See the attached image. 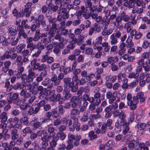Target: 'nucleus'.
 I'll use <instances>...</instances> for the list:
<instances>
[{
    "label": "nucleus",
    "instance_id": "nucleus-30",
    "mask_svg": "<svg viewBox=\"0 0 150 150\" xmlns=\"http://www.w3.org/2000/svg\"><path fill=\"white\" fill-rule=\"evenodd\" d=\"M118 60L119 59L117 56H115L114 57L110 56L107 58V62L109 64H111L112 63V62H117Z\"/></svg>",
    "mask_w": 150,
    "mask_h": 150
},
{
    "label": "nucleus",
    "instance_id": "nucleus-62",
    "mask_svg": "<svg viewBox=\"0 0 150 150\" xmlns=\"http://www.w3.org/2000/svg\"><path fill=\"white\" fill-rule=\"evenodd\" d=\"M111 70L112 71H117L119 69L118 66L115 64L114 62H112L110 65Z\"/></svg>",
    "mask_w": 150,
    "mask_h": 150
},
{
    "label": "nucleus",
    "instance_id": "nucleus-21",
    "mask_svg": "<svg viewBox=\"0 0 150 150\" xmlns=\"http://www.w3.org/2000/svg\"><path fill=\"white\" fill-rule=\"evenodd\" d=\"M18 130L15 129H13L11 130V139L12 140H15L18 137Z\"/></svg>",
    "mask_w": 150,
    "mask_h": 150
},
{
    "label": "nucleus",
    "instance_id": "nucleus-19",
    "mask_svg": "<svg viewBox=\"0 0 150 150\" xmlns=\"http://www.w3.org/2000/svg\"><path fill=\"white\" fill-rule=\"evenodd\" d=\"M45 30H48L47 33L49 35V36L48 39H49V41H50V40H52V38L55 35V31L50 29H49L48 25L47 26V27L46 28Z\"/></svg>",
    "mask_w": 150,
    "mask_h": 150
},
{
    "label": "nucleus",
    "instance_id": "nucleus-5",
    "mask_svg": "<svg viewBox=\"0 0 150 150\" xmlns=\"http://www.w3.org/2000/svg\"><path fill=\"white\" fill-rule=\"evenodd\" d=\"M144 96V94L142 92L138 93L136 96H134L132 97V99L134 100L135 104L137 105L138 103L139 102L138 99L140 100L141 103L144 102L145 101V99Z\"/></svg>",
    "mask_w": 150,
    "mask_h": 150
},
{
    "label": "nucleus",
    "instance_id": "nucleus-50",
    "mask_svg": "<svg viewBox=\"0 0 150 150\" xmlns=\"http://www.w3.org/2000/svg\"><path fill=\"white\" fill-rule=\"evenodd\" d=\"M32 125L33 128L35 129H37L40 127L41 125V123L38 121H33Z\"/></svg>",
    "mask_w": 150,
    "mask_h": 150
},
{
    "label": "nucleus",
    "instance_id": "nucleus-41",
    "mask_svg": "<svg viewBox=\"0 0 150 150\" xmlns=\"http://www.w3.org/2000/svg\"><path fill=\"white\" fill-rule=\"evenodd\" d=\"M57 137L59 139V138L61 140L64 139L66 135L64 132H58L57 134Z\"/></svg>",
    "mask_w": 150,
    "mask_h": 150
},
{
    "label": "nucleus",
    "instance_id": "nucleus-35",
    "mask_svg": "<svg viewBox=\"0 0 150 150\" xmlns=\"http://www.w3.org/2000/svg\"><path fill=\"white\" fill-rule=\"evenodd\" d=\"M47 127L48 129H47V131L48 132L50 133L48 136L51 137H54L55 135V133L54 132V128L53 127L49 126H48Z\"/></svg>",
    "mask_w": 150,
    "mask_h": 150
},
{
    "label": "nucleus",
    "instance_id": "nucleus-13",
    "mask_svg": "<svg viewBox=\"0 0 150 150\" xmlns=\"http://www.w3.org/2000/svg\"><path fill=\"white\" fill-rule=\"evenodd\" d=\"M47 71L46 70L41 72L39 75H38L36 79L37 82H40L43 81L44 78L47 75Z\"/></svg>",
    "mask_w": 150,
    "mask_h": 150
},
{
    "label": "nucleus",
    "instance_id": "nucleus-47",
    "mask_svg": "<svg viewBox=\"0 0 150 150\" xmlns=\"http://www.w3.org/2000/svg\"><path fill=\"white\" fill-rule=\"evenodd\" d=\"M33 149L34 150H38L40 148L39 145L37 141H35L32 143Z\"/></svg>",
    "mask_w": 150,
    "mask_h": 150
},
{
    "label": "nucleus",
    "instance_id": "nucleus-31",
    "mask_svg": "<svg viewBox=\"0 0 150 150\" xmlns=\"http://www.w3.org/2000/svg\"><path fill=\"white\" fill-rule=\"evenodd\" d=\"M38 108L36 107L35 109L33 107H31L28 110V113L30 115H32L34 114H36L39 111Z\"/></svg>",
    "mask_w": 150,
    "mask_h": 150
},
{
    "label": "nucleus",
    "instance_id": "nucleus-39",
    "mask_svg": "<svg viewBox=\"0 0 150 150\" xmlns=\"http://www.w3.org/2000/svg\"><path fill=\"white\" fill-rule=\"evenodd\" d=\"M94 134V132L92 131H91L89 132L88 136L90 138V140H92L97 138V135Z\"/></svg>",
    "mask_w": 150,
    "mask_h": 150
},
{
    "label": "nucleus",
    "instance_id": "nucleus-64",
    "mask_svg": "<svg viewBox=\"0 0 150 150\" xmlns=\"http://www.w3.org/2000/svg\"><path fill=\"white\" fill-rule=\"evenodd\" d=\"M48 21L50 24H52L56 23L57 21V20L55 18H53L51 16L48 18Z\"/></svg>",
    "mask_w": 150,
    "mask_h": 150
},
{
    "label": "nucleus",
    "instance_id": "nucleus-9",
    "mask_svg": "<svg viewBox=\"0 0 150 150\" xmlns=\"http://www.w3.org/2000/svg\"><path fill=\"white\" fill-rule=\"evenodd\" d=\"M130 34L132 38L133 36H134V38L136 40L140 39L143 36V34L140 32H137L134 29L132 30L130 32Z\"/></svg>",
    "mask_w": 150,
    "mask_h": 150
},
{
    "label": "nucleus",
    "instance_id": "nucleus-61",
    "mask_svg": "<svg viewBox=\"0 0 150 150\" xmlns=\"http://www.w3.org/2000/svg\"><path fill=\"white\" fill-rule=\"evenodd\" d=\"M45 101L43 100L40 101L37 104V106L36 107L38 108V110L39 111L40 110V107L44 106L45 104Z\"/></svg>",
    "mask_w": 150,
    "mask_h": 150
},
{
    "label": "nucleus",
    "instance_id": "nucleus-6",
    "mask_svg": "<svg viewBox=\"0 0 150 150\" xmlns=\"http://www.w3.org/2000/svg\"><path fill=\"white\" fill-rule=\"evenodd\" d=\"M132 95L130 93L127 94V103L130 108L132 110H135L137 108V105H135L133 99L132 100Z\"/></svg>",
    "mask_w": 150,
    "mask_h": 150
},
{
    "label": "nucleus",
    "instance_id": "nucleus-52",
    "mask_svg": "<svg viewBox=\"0 0 150 150\" xmlns=\"http://www.w3.org/2000/svg\"><path fill=\"white\" fill-rule=\"evenodd\" d=\"M40 64L39 63L37 62L36 64H35L33 67L30 68L29 70L33 72H34L35 70H38L39 67H40Z\"/></svg>",
    "mask_w": 150,
    "mask_h": 150
},
{
    "label": "nucleus",
    "instance_id": "nucleus-4",
    "mask_svg": "<svg viewBox=\"0 0 150 150\" xmlns=\"http://www.w3.org/2000/svg\"><path fill=\"white\" fill-rule=\"evenodd\" d=\"M113 121L111 119H109L106 122L103 123L101 127V129L102 130L101 133L102 134H105L108 130L107 127H109V129L110 130L112 129V127H111V125Z\"/></svg>",
    "mask_w": 150,
    "mask_h": 150
},
{
    "label": "nucleus",
    "instance_id": "nucleus-32",
    "mask_svg": "<svg viewBox=\"0 0 150 150\" xmlns=\"http://www.w3.org/2000/svg\"><path fill=\"white\" fill-rule=\"evenodd\" d=\"M6 115L5 112H3L0 115V120L2 122L5 123L7 121L8 117Z\"/></svg>",
    "mask_w": 150,
    "mask_h": 150
},
{
    "label": "nucleus",
    "instance_id": "nucleus-38",
    "mask_svg": "<svg viewBox=\"0 0 150 150\" xmlns=\"http://www.w3.org/2000/svg\"><path fill=\"white\" fill-rule=\"evenodd\" d=\"M63 94L64 100H69L72 97V95L68 91L63 92Z\"/></svg>",
    "mask_w": 150,
    "mask_h": 150
},
{
    "label": "nucleus",
    "instance_id": "nucleus-46",
    "mask_svg": "<svg viewBox=\"0 0 150 150\" xmlns=\"http://www.w3.org/2000/svg\"><path fill=\"white\" fill-rule=\"evenodd\" d=\"M55 101H58L59 103L62 104V101L61 100L63 99V98L61 97V95L58 93L57 95H55Z\"/></svg>",
    "mask_w": 150,
    "mask_h": 150
},
{
    "label": "nucleus",
    "instance_id": "nucleus-37",
    "mask_svg": "<svg viewBox=\"0 0 150 150\" xmlns=\"http://www.w3.org/2000/svg\"><path fill=\"white\" fill-rule=\"evenodd\" d=\"M11 53L10 51L6 52L2 56L0 57V60H3L5 59H9L10 57V54Z\"/></svg>",
    "mask_w": 150,
    "mask_h": 150
},
{
    "label": "nucleus",
    "instance_id": "nucleus-11",
    "mask_svg": "<svg viewBox=\"0 0 150 150\" xmlns=\"http://www.w3.org/2000/svg\"><path fill=\"white\" fill-rule=\"evenodd\" d=\"M28 74L27 75V78L26 82L29 83L32 82L34 80V78L35 77V73L34 72H33L31 71L28 70Z\"/></svg>",
    "mask_w": 150,
    "mask_h": 150
},
{
    "label": "nucleus",
    "instance_id": "nucleus-3",
    "mask_svg": "<svg viewBox=\"0 0 150 150\" xmlns=\"http://www.w3.org/2000/svg\"><path fill=\"white\" fill-rule=\"evenodd\" d=\"M122 33L119 30L112 33L110 36V44L111 45H114L118 42L117 39L121 36Z\"/></svg>",
    "mask_w": 150,
    "mask_h": 150
},
{
    "label": "nucleus",
    "instance_id": "nucleus-18",
    "mask_svg": "<svg viewBox=\"0 0 150 150\" xmlns=\"http://www.w3.org/2000/svg\"><path fill=\"white\" fill-rule=\"evenodd\" d=\"M145 127V124L144 123H141L140 124H138L136 126L138 130L137 134L139 135H141L142 134V130Z\"/></svg>",
    "mask_w": 150,
    "mask_h": 150
},
{
    "label": "nucleus",
    "instance_id": "nucleus-15",
    "mask_svg": "<svg viewBox=\"0 0 150 150\" xmlns=\"http://www.w3.org/2000/svg\"><path fill=\"white\" fill-rule=\"evenodd\" d=\"M18 94L17 93L13 94L11 98L13 100V103L16 105H19L21 103V100L19 98Z\"/></svg>",
    "mask_w": 150,
    "mask_h": 150
},
{
    "label": "nucleus",
    "instance_id": "nucleus-23",
    "mask_svg": "<svg viewBox=\"0 0 150 150\" xmlns=\"http://www.w3.org/2000/svg\"><path fill=\"white\" fill-rule=\"evenodd\" d=\"M48 6L49 9L53 12H56L57 11L58 9L59 8V7L57 5H54L51 3L49 4Z\"/></svg>",
    "mask_w": 150,
    "mask_h": 150
},
{
    "label": "nucleus",
    "instance_id": "nucleus-24",
    "mask_svg": "<svg viewBox=\"0 0 150 150\" xmlns=\"http://www.w3.org/2000/svg\"><path fill=\"white\" fill-rule=\"evenodd\" d=\"M83 99L84 101H88L90 102H94V100L93 97H90L89 95L86 93L83 95Z\"/></svg>",
    "mask_w": 150,
    "mask_h": 150
},
{
    "label": "nucleus",
    "instance_id": "nucleus-27",
    "mask_svg": "<svg viewBox=\"0 0 150 150\" xmlns=\"http://www.w3.org/2000/svg\"><path fill=\"white\" fill-rule=\"evenodd\" d=\"M54 40H58L60 42H63L64 41V38L62 37L61 35L58 33L54 35L52 38V41H54Z\"/></svg>",
    "mask_w": 150,
    "mask_h": 150
},
{
    "label": "nucleus",
    "instance_id": "nucleus-33",
    "mask_svg": "<svg viewBox=\"0 0 150 150\" xmlns=\"http://www.w3.org/2000/svg\"><path fill=\"white\" fill-rule=\"evenodd\" d=\"M51 113L52 117L54 119L60 117V115L56 108L52 109L51 110Z\"/></svg>",
    "mask_w": 150,
    "mask_h": 150
},
{
    "label": "nucleus",
    "instance_id": "nucleus-42",
    "mask_svg": "<svg viewBox=\"0 0 150 150\" xmlns=\"http://www.w3.org/2000/svg\"><path fill=\"white\" fill-rule=\"evenodd\" d=\"M10 41L12 45H16L18 41V38L14 37L11 38H10Z\"/></svg>",
    "mask_w": 150,
    "mask_h": 150
},
{
    "label": "nucleus",
    "instance_id": "nucleus-40",
    "mask_svg": "<svg viewBox=\"0 0 150 150\" xmlns=\"http://www.w3.org/2000/svg\"><path fill=\"white\" fill-rule=\"evenodd\" d=\"M104 111L105 112V118L106 119H108L110 118L112 115V114L110 112L111 110L107 107H106L105 108Z\"/></svg>",
    "mask_w": 150,
    "mask_h": 150
},
{
    "label": "nucleus",
    "instance_id": "nucleus-2",
    "mask_svg": "<svg viewBox=\"0 0 150 150\" xmlns=\"http://www.w3.org/2000/svg\"><path fill=\"white\" fill-rule=\"evenodd\" d=\"M18 31V35L19 38H21L22 36L24 38L26 39V42L27 43H29L32 42L33 41L32 37H28L27 34L25 31L22 25L19 26L17 28Z\"/></svg>",
    "mask_w": 150,
    "mask_h": 150
},
{
    "label": "nucleus",
    "instance_id": "nucleus-63",
    "mask_svg": "<svg viewBox=\"0 0 150 150\" xmlns=\"http://www.w3.org/2000/svg\"><path fill=\"white\" fill-rule=\"evenodd\" d=\"M40 25V23L38 22L36 24H33L30 27V29L31 31L33 33L35 30L36 29L37 27L38 26H39Z\"/></svg>",
    "mask_w": 150,
    "mask_h": 150
},
{
    "label": "nucleus",
    "instance_id": "nucleus-12",
    "mask_svg": "<svg viewBox=\"0 0 150 150\" xmlns=\"http://www.w3.org/2000/svg\"><path fill=\"white\" fill-rule=\"evenodd\" d=\"M52 92V91L50 90H48L47 88H44L39 93V97L40 98L41 97L43 98V95H45L47 96H49L51 94Z\"/></svg>",
    "mask_w": 150,
    "mask_h": 150
},
{
    "label": "nucleus",
    "instance_id": "nucleus-36",
    "mask_svg": "<svg viewBox=\"0 0 150 150\" xmlns=\"http://www.w3.org/2000/svg\"><path fill=\"white\" fill-rule=\"evenodd\" d=\"M22 59V56L21 55H19L17 57L16 60V62L17 67H21L23 65V62L21 60Z\"/></svg>",
    "mask_w": 150,
    "mask_h": 150
},
{
    "label": "nucleus",
    "instance_id": "nucleus-10",
    "mask_svg": "<svg viewBox=\"0 0 150 150\" xmlns=\"http://www.w3.org/2000/svg\"><path fill=\"white\" fill-rule=\"evenodd\" d=\"M94 102H90L91 104L88 107V110L91 111H93L95 110L96 108V106H98L101 103V100H96V102L93 103Z\"/></svg>",
    "mask_w": 150,
    "mask_h": 150
},
{
    "label": "nucleus",
    "instance_id": "nucleus-7",
    "mask_svg": "<svg viewBox=\"0 0 150 150\" xmlns=\"http://www.w3.org/2000/svg\"><path fill=\"white\" fill-rule=\"evenodd\" d=\"M100 91V89L99 87H97L94 88L93 92L94 94L93 97L94 100L95 99H100L101 101L105 99V96L102 95L101 96Z\"/></svg>",
    "mask_w": 150,
    "mask_h": 150
},
{
    "label": "nucleus",
    "instance_id": "nucleus-60",
    "mask_svg": "<svg viewBox=\"0 0 150 150\" xmlns=\"http://www.w3.org/2000/svg\"><path fill=\"white\" fill-rule=\"evenodd\" d=\"M112 29H110L108 30H106L105 31L102 32V34L103 35H108L112 34Z\"/></svg>",
    "mask_w": 150,
    "mask_h": 150
},
{
    "label": "nucleus",
    "instance_id": "nucleus-20",
    "mask_svg": "<svg viewBox=\"0 0 150 150\" xmlns=\"http://www.w3.org/2000/svg\"><path fill=\"white\" fill-rule=\"evenodd\" d=\"M51 137L49 136H47L44 138H41V140L42 141L41 144L42 146L47 147L48 145V142L49 141V139Z\"/></svg>",
    "mask_w": 150,
    "mask_h": 150
},
{
    "label": "nucleus",
    "instance_id": "nucleus-43",
    "mask_svg": "<svg viewBox=\"0 0 150 150\" xmlns=\"http://www.w3.org/2000/svg\"><path fill=\"white\" fill-rule=\"evenodd\" d=\"M139 76V74L137 73L132 72L128 76V78L130 79L134 78L137 79Z\"/></svg>",
    "mask_w": 150,
    "mask_h": 150
},
{
    "label": "nucleus",
    "instance_id": "nucleus-45",
    "mask_svg": "<svg viewBox=\"0 0 150 150\" xmlns=\"http://www.w3.org/2000/svg\"><path fill=\"white\" fill-rule=\"evenodd\" d=\"M80 114V111L78 109L76 108H73L71 111V115L74 116L79 115Z\"/></svg>",
    "mask_w": 150,
    "mask_h": 150
},
{
    "label": "nucleus",
    "instance_id": "nucleus-29",
    "mask_svg": "<svg viewBox=\"0 0 150 150\" xmlns=\"http://www.w3.org/2000/svg\"><path fill=\"white\" fill-rule=\"evenodd\" d=\"M53 137L51 141L50 142V146L55 147L57 144V143L59 140V138L57 136L52 137Z\"/></svg>",
    "mask_w": 150,
    "mask_h": 150
},
{
    "label": "nucleus",
    "instance_id": "nucleus-17",
    "mask_svg": "<svg viewBox=\"0 0 150 150\" xmlns=\"http://www.w3.org/2000/svg\"><path fill=\"white\" fill-rule=\"evenodd\" d=\"M123 6L128 8H133L134 6L133 0H128L123 4Z\"/></svg>",
    "mask_w": 150,
    "mask_h": 150
},
{
    "label": "nucleus",
    "instance_id": "nucleus-1",
    "mask_svg": "<svg viewBox=\"0 0 150 150\" xmlns=\"http://www.w3.org/2000/svg\"><path fill=\"white\" fill-rule=\"evenodd\" d=\"M58 73L57 71L56 72L52 71V76L51 78V81L53 82L54 86H57L59 85L61 82V80L64 79V74L62 72L59 73L58 76L57 74Z\"/></svg>",
    "mask_w": 150,
    "mask_h": 150
},
{
    "label": "nucleus",
    "instance_id": "nucleus-59",
    "mask_svg": "<svg viewBox=\"0 0 150 150\" xmlns=\"http://www.w3.org/2000/svg\"><path fill=\"white\" fill-rule=\"evenodd\" d=\"M150 43L147 40H144L142 43V47L146 49L150 45Z\"/></svg>",
    "mask_w": 150,
    "mask_h": 150
},
{
    "label": "nucleus",
    "instance_id": "nucleus-57",
    "mask_svg": "<svg viewBox=\"0 0 150 150\" xmlns=\"http://www.w3.org/2000/svg\"><path fill=\"white\" fill-rule=\"evenodd\" d=\"M96 21L98 24H102L104 23V20L101 16H98L95 19Z\"/></svg>",
    "mask_w": 150,
    "mask_h": 150
},
{
    "label": "nucleus",
    "instance_id": "nucleus-14",
    "mask_svg": "<svg viewBox=\"0 0 150 150\" xmlns=\"http://www.w3.org/2000/svg\"><path fill=\"white\" fill-rule=\"evenodd\" d=\"M26 83L25 81L24 82H18L12 86V88L15 90H18L19 88L21 89L24 87L26 86Z\"/></svg>",
    "mask_w": 150,
    "mask_h": 150
},
{
    "label": "nucleus",
    "instance_id": "nucleus-8",
    "mask_svg": "<svg viewBox=\"0 0 150 150\" xmlns=\"http://www.w3.org/2000/svg\"><path fill=\"white\" fill-rule=\"evenodd\" d=\"M115 93H117V92L114 91L112 93L111 91H109L106 93V98L108 100L109 103L110 104L113 103L116 99L115 96H114V95L115 94Z\"/></svg>",
    "mask_w": 150,
    "mask_h": 150
},
{
    "label": "nucleus",
    "instance_id": "nucleus-51",
    "mask_svg": "<svg viewBox=\"0 0 150 150\" xmlns=\"http://www.w3.org/2000/svg\"><path fill=\"white\" fill-rule=\"evenodd\" d=\"M36 47L38 50H40L41 51L44 49L45 48V45H43L41 42H39L36 45Z\"/></svg>",
    "mask_w": 150,
    "mask_h": 150
},
{
    "label": "nucleus",
    "instance_id": "nucleus-54",
    "mask_svg": "<svg viewBox=\"0 0 150 150\" xmlns=\"http://www.w3.org/2000/svg\"><path fill=\"white\" fill-rule=\"evenodd\" d=\"M118 107L117 104L116 103H113L112 105H110L107 107L111 110L112 109L115 110L117 109Z\"/></svg>",
    "mask_w": 150,
    "mask_h": 150
},
{
    "label": "nucleus",
    "instance_id": "nucleus-49",
    "mask_svg": "<svg viewBox=\"0 0 150 150\" xmlns=\"http://www.w3.org/2000/svg\"><path fill=\"white\" fill-rule=\"evenodd\" d=\"M62 12L63 14L67 12V9L66 8H63L62 5H61L59 7V9L57 11L58 14L60 15L61 12Z\"/></svg>",
    "mask_w": 150,
    "mask_h": 150
},
{
    "label": "nucleus",
    "instance_id": "nucleus-58",
    "mask_svg": "<svg viewBox=\"0 0 150 150\" xmlns=\"http://www.w3.org/2000/svg\"><path fill=\"white\" fill-rule=\"evenodd\" d=\"M133 141L129 142L128 143V147L130 150H136L134 148L135 145L134 143L133 142Z\"/></svg>",
    "mask_w": 150,
    "mask_h": 150
},
{
    "label": "nucleus",
    "instance_id": "nucleus-26",
    "mask_svg": "<svg viewBox=\"0 0 150 150\" xmlns=\"http://www.w3.org/2000/svg\"><path fill=\"white\" fill-rule=\"evenodd\" d=\"M19 120L22 124L25 126H27L29 123L28 118L25 115L19 119Z\"/></svg>",
    "mask_w": 150,
    "mask_h": 150
},
{
    "label": "nucleus",
    "instance_id": "nucleus-56",
    "mask_svg": "<svg viewBox=\"0 0 150 150\" xmlns=\"http://www.w3.org/2000/svg\"><path fill=\"white\" fill-rule=\"evenodd\" d=\"M63 106L62 105H59L58 107V113L59 115H63L64 113V110Z\"/></svg>",
    "mask_w": 150,
    "mask_h": 150
},
{
    "label": "nucleus",
    "instance_id": "nucleus-22",
    "mask_svg": "<svg viewBox=\"0 0 150 150\" xmlns=\"http://www.w3.org/2000/svg\"><path fill=\"white\" fill-rule=\"evenodd\" d=\"M119 16L122 20L125 22H127L129 20V16L124 11H122Z\"/></svg>",
    "mask_w": 150,
    "mask_h": 150
},
{
    "label": "nucleus",
    "instance_id": "nucleus-55",
    "mask_svg": "<svg viewBox=\"0 0 150 150\" xmlns=\"http://www.w3.org/2000/svg\"><path fill=\"white\" fill-rule=\"evenodd\" d=\"M47 133L43 131H40L37 132V134L39 136L42 137L41 138H44L47 136Z\"/></svg>",
    "mask_w": 150,
    "mask_h": 150
},
{
    "label": "nucleus",
    "instance_id": "nucleus-25",
    "mask_svg": "<svg viewBox=\"0 0 150 150\" xmlns=\"http://www.w3.org/2000/svg\"><path fill=\"white\" fill-rule=\"evenodd\" d=\"M7 32L8 34L14 35L17 33V31L16 27L14 26H12L8 28Z\"/></svg>",
    "mask_w": 150,
    "mask_h": 150
},
{
    "label": "nucleus",
    "instance_id": "nucleus-48",
    "mask_svg": "<svg viewBox=\"0 0 150 150\" xmlns=\"http://www.w3.org/2000/svg\"><path fill=\"white\" fill-rule=\"evenodd\" d=\"M41 51L40 50H35L34 52L32 55V57L34 58L38 57L41 54Z\"/></svg>",
    "mask_w": 150,
    "mask_h": 150
},
{
    "label": "nucleus",
    "instance_id": "nucleus-44",
    "mask_svg": "<svg viewBox=\"0 0 150 150\" xmlns=\"http://www.w3.org/2000/svg\"><path fill=\"white\" fill-rule=\"evenodd\" d=\"M60 64L59 63H53L51 65L50 69L52 71H54L57 69L59 68L60 66Z\"/></svg>",
    "mask_w": 150,
    "mask_h": 150
},
{
    "label": "nucleus",
    "instance_id": "nucleus-28",
    "mask_svg": "<svg viewBox=\"0 0 150 150\" xmlns=\"http://www.w3.org/2000/svg\"><path fill=\"white\" fill-rule=\"evenodd\" d=\"M124 28L126 30L127 33H129L132 31V27L131 25V23L130 22H128L126 23L124 25Z\"/></svg>",
    "mask_w": 150,
    "mask_h": 150
},
{
    "label": "nucleus",
    "instance_id": "nucleus-34",
    "mask_svg": "<svg viewBox=\"0 0 150 150\" xmlns=\"http://www.w3.org/2000/svg\"><path fill=\"white\" fill-rule=\"evenodd\" d=\"M19 121V119L18 118L16 117H15L14 118H9L8 121V123H11V125L13 124H16L18 123Z\"/></svg>",
    "mask_w": 150,
    "mask_h": 150
},
{
    "label": "nucleus",
    "instance_id": "nucleus-53",
    "mask_svg": "<svg viewBox=\"0 0 150 150\" xmlns=\"http://www.w3.org/2000/svg\"><path fill=\"white\" fill-rule=\"evenodd\" d=\"M129 124V122H127L125 124L123 125L124 127V129L123 131V133L124 134H126L127 132L129 130V128L128 125Z\"/></svg>",
    "mask_w": 150,
    "mask_h": 150
},
{
    "label": "nucleus",
    "instance_id": "nucleus-16",
    "mask_svg": "<svg viewBox=\"0 0 150 150\" xmlns=\"http://www.w3.org/2000/svg\"><path fill=\"white\" fill-rule=\"evenodd\" d=\"M84 1L86 7L89 8L91 11H95V6L94 5H92L91 0H84Z\"/></svg>",
    "mask_w": 150,
    "mask_h": 150
}]
</instances>
